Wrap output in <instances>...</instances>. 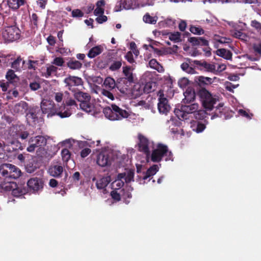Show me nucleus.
Instances as JSON below:
<instances>
[{"label": "nucleus", "instance_id": "c03bdc74", "mask_svg": "<svg viewBox=\"0 0 261 261\" xmlns=\"http://www.w3.org/2000/svg\"><path fill=\"white\" fill-rule=\"evenodd\" d=\"M180 33L178 32H175L173 33H169V38L171 41L175 42H178L181 41L180 39Z\"/></svg>", "mask_w": 261, "mask_h": 261}, {"label": "nucleus", "instance_id": "bf43d9fd", "mask_svg": "<svg viewBox=\"0 0 261 261\" xmlns=\"http://www.w3.org/2000/svg\"><path fill=\"white\" fill-rule=\"evenodd\" d=\"M101 94L112 100H114L113 94L109 90L103 89L101 91Z\"/></svg>", "mask_w": 261, "mask_h": 261}, {"label": "nucleus", "instance_id": "9b49d317", "mask_svg": "<svg viewBox=\"0 0 261 261\" xmlns=\"http://www.w3.org/2000/svg\"><path fill=\"white\" fill-rule=\"evenodd\" d=\"M64 83L66 84V86L68 87V89L71 90L72 86L82 85L83 82L81 77L69 75L64 79Z\"/></svg>", "mask_w": 261, "mask_h": 261}, {"label": "nucleus", "instance_id": "9d476101", "mask_svg": "<svg viewBox=\"0 0 261 261\" xmlns=\"http://www.w3.org/2000/svg\"><path fill=\"white\" fill-rule=\"evenodd\" d=\"M133 83L120 77L117 80V88L121 93L127 94L130 91V86Z\"/></svg>", "mask_w": 261, "mask_h": 261}, {"label": "nucleus", "instance_id": "7c9ffc66", "mask_svg": "<svg viewBox=\"0 0 261 261\" xmlns=\"http://www.w3.org/2000/svg\"><path fill=\"white\" fill-rule=\"evenodd\" d=\"M110 182V177H102L97 180L96 182V186L98 189H103L105 188Z\"/></svg>", "mask_w": 261, "mask_h": 261}, {"label": "nucleus", "instance_id": "8fccbe9b", "mask_svg": "<svg viewBox=\"0 0 261 261\" xmlns=\"http://www.w3.org/2000/svg\"><path fill=\"white\" fill-rule=\"evenodd\" d=\"M190 32L197 35H202L204 33V31L200 27H196L193 25H191L190 28Z\"/></svg>", "mask_w": 261, "mask_h": 261}, {"label": "nucleus", "instance_id": "dca6fc26", "mask_svg": "<svg viewBox=\"0 0 261 261\" xmlns=\"http://www.w3.org/2000/svg\"><path fill=\"white\" fill-rule=\"evenodd\" d=\"M196 65L202 67L205 71L216 73V68L214 64L209 63L205 61H195Z\"/></svg>", "mask_w": 261, "mask_h": 261}, {"label": "nucleus", "instance_id": "b1692460", "mask_svg": "<svg viewBox=\"0 0 261 261\" xmlns=\"http://www.w3.org/2000/svg\"><path fill=\"white\" fill-rule=\"evenodd\" d=\"M185 98L182 100L185 104L190 103L194 101L196 96V93L194 90H187L184 93Z\"/></svg>", "mask_w": 261, "mask_h": 261}, {"label": "nucleus", "instance_id": "603ef678", "mask_svg": "<svg viewBox=\"0 0 261 261\" xmlns=\"http://www.w3.org/2000/svg\"><path fill=\"white\" fill-rule=\"evenodd\" d=\"M134 173L135 172L134 170H129L127 172L125 176V182L126 183L130 182L131 181L134 180Z\"/></svg>", "mask_w": 261, "mask_h": 261}, {"label": "nucleus", "instance_id": "49530a36", "mask_svg": "<svg viewBox=\"0 0 261 261\" xmlns=\"http://www.w3.org/2000/svg\"><path fill=\"white\" fill-rule=\"evenodd\" d=\"M21 62L23 65L25 64V61L24 60H22V59L20 57H18L17 59L12 62L11 67L16 70H19L20 68V64Z\"/></svg>", "mask_w": 261, "mask_h": 261}, {"label": "nucleus", "instance_id": "4c0bfd02", "mask_svg": "<svg viewBox=\"0 0 261 261\" xmlns=\"http://www.w3.org/2000/svg\"><path fill=\"white\" fill-rule=\"evenodd\" d=\"M149 66L160 72L164 71V67L157 61L156 59H152L149 62Z\"/></svg>", "mask_w": 261, "mask_h": 261}, {"label": "nucleus", "instance_id": "c85d7f7f", "mask_svg": "<svg viewBox=\"0 0 261 261\" xmlns=\"http://www.w3.org/2000/svg\"><path fill=\"white\" fill-rule=\"evenodd\" d=\"M216 54L217 55L226 60H231L232 59V53L230 50L225 48L218 49L216 51Z\"/></svg>", "mask_w": 261, "mask_h": 261}, {"label": "nucleus", "instance_id": "c9c22d12", "mask_svg": "<svg viewBox=\"0 0 261 261\" xmlns=\"http://www.w3.org/2000/svg\"><path fill=\"white\" fill-rule=\"evenodd\" d=\"M197 95L199 97L200 100L202 102L203 100H205L207 98H210L211 93L205 88L200 89L197 92Z\"/></svg>", "mask_w": 261, "mask_h": 261}, {"label": "nucleus", "instance_id": "f704fd0d", "mask_svg": "<svg viewBox=\"0 0 261 261\" xmlns=\"http://www.w3.org/2000/svg\"><path fill=\"white\" fill-rule=\"evenodd\" d=\"M8 5L12 9L16 10L24 5V0H8Z\"/></svg>", "mask_w": 261, "mask_h": 261}, {"label": "nucleus", "instance_id": "20e7f679", "mask_svg": "<svg viewBox=\"0 0 261 261\" xmlns=\"http://www.w3.org/2000/svg\"><path fill=\"white\" fill-rule=\"evenodd\" d=\"M0 173L4 176L16 179L20 176L21 172L15 165L5 163L0 166Z\"/></svg>", "mask_w": 261, "mask_h": 261}, {"label": "nucleus", "instance_id": "a19ab883", "mask_svg": "<svg viewBox=\"0 0 261 261\" xmlns=\"http://www.w3.org/2000/svg\"><path fill=\"white\" fill-rule=\"evenodd\" d=\"M174 113L176 117L180 120H186L188 118V116L186 114L185 111H183L181 106L180 109L177 108L175 109Z\"/></svg>", "mask_w": 261, "mask_h": 261}, {"label": "nucleus", "instance_id": "338daca9", "mask_svg": "<svg viewBox=\"0 0 261 261\" xmlns=\"http://www.w3.org/2000/svg\"><path fill=\"white\" fill-rule=\"evenodd\" d=\"M9 84L8 82H5L4 81H0V87L2 88L3 92L7 91Z\"/></svg>", "mask_w": 261, "mask_h": 261}, {"label": "nucleus", "instance_id": "39448f33", "mask_svg": "<svg viewBox=\"0 0 261 261\" xmlns=\"http://www.w3.org/2000/svg\"><path fill=\"white\" fill-rule=\"evenodd\" d=\"M2 36L5 41L13 42L19 39L20 30L16 25L8 26L3 30Z\"/></svg>", "mask_w": 261, "mask_h": 261}, {"label": "nucleus", "instance_id": "13d9d810", "mask_svg": "<svg viewBox=\"0 0 261 261\" xmlns=\"http://www.w3.org/2000/svg\"><path fill=\"white\" fill-rule=\"evenodd\" d=\"M120 192H121V197L125 200L127 198H130L132 197V194L128 190H125L123 189L121 190Z\"/></svg>", "mask_w": 261, "mask_h": 261}, {"label": "nucleus", "instance_id": "2f4dec72", "mask_svg": "<svg viewBox=\"0 0 261 261\" xmlns=\"http://www.w3.org/2000/svg\"><path fill=\"white\" fill-rule=\"evenodd\" d=\"M103 85L107 89L111 90L115 87L117 88V81L115 82L114 79L108 76L105 79Z\"/></svg>", "mask_w": 261, "mask_h": 261}, {"label": "nucleus", "instance_id": "412c9836", "mask_svg": "<svg viewBox=\"0 0 261 261\" xmlns=\"http://www.w3.org/2000/svg\"><path fill=\"white\" fill-rule=\"evenodd\" d=\"M132 3L130 0H120L115 7L116 12L120 11L123 9H129L132 8Z\"/></svg>", "mask_w": 261, "mask_h": 261}, {"label": "nucleus", "instance_id": "09e8293b", "mask_svg": "<svg viewBox=\"0 0 261 261\" xmlns=\"http://www.w3.org/2000/svg\"><path fill=\"white\" fill-rule=\"evenodd\" d=\"M122 66L121 61H114L110 66L109 69L111 71H115L120 68Z\"/></svg>", "mask_w": 261, "mask_h": 261}, {"label": "nucleus", "instance_id": "f3484780", "mask_svg": "<svg viewBox=\"0 0 261 261\" xmlns=\"http://www.w3.org/2000/svg\"><path fill=\"white\" fill-rule=\"evenodd\" d=\"M21 147V143L19 141L13 140L7 143H5V148L2 150L10 153L20 149Z\"/></svg>", "mask_w": 261, "mask_h": 261}, {"label": "nucleus", "instance_id": "e2e57ef3", "mask_svg": "<svg viewBox=\"0 0 261 261\" xmlns=\"http://www.w3.org/2000/svg\"><path fill=\"white\" fill-rule=\"evenodd\" d=\"M38 17L36 13H33L32 15L31 22L32 24L34 25V27L36 28L38 27Z\"/></svg>", "mask_w": 261, "mask_h": 261}, {"label": "nucleus", "instance_id": "aec40b11", "mask_svg": "<svg viewBox=\"0 0 261 261\" xmlns=\"http://www.w3.org/2000/svg\"><path fill=\"white\" fill-rule=\"evenodd\" d=\"M48 172L54 177H59L63 172V168L61 165H52L49 167Z\"/></svg>", "mask_w": 261, "mask_h": 261}, {"label": "nucleus", "instance_id": "79ce46f5", "mask_svg": "<svg viewBox=\"0 0 261 261\" xmlns=\"http://www.w3.org/2000/svg\"><path fill=\"white\" fill-rule=\"evenodd\" d=\"M143 20L146 23L154 24L157 22L158 17L156 16H151L148 13H147L144 15Z\"/></svg>", "mask_w": 261, "mask_h": 261}, {"label": "nucleus", "instance_id": "f03ea898", "mask_svg": "<svg viewBox=\"0 0 261 261\" xmlns=\"http://www.w3.org/2000/svg\"><path fill=\"white\" fill-rule=\"evenodd\" d=\"M103 112L107 118L113 121L121 120L127 118L129 116L126 110L120 108L115 104L112 105L111 108H104Z\"/></svg>", "mask_w": 261, "mask_h": 261}, {"label": "nucleus", "instance_id": "f8f14e48", "mask_svg": "<svg viewBox=\"0 0 261 261\" xmlns=\"http://www.w3.org/2000/svg\"><path fill=\"white\" fill-rule=\"evenodd\" d=\"M27 185L31 190L37 191L43 188V182L41 179L34 177L30 179L28 181Z\"/></svg>", "mask_w": 261, "mask_h": 261}, {"label": "nucleus", "instance_id": "393cba45", "mask_svg": "<svg viewBox=\"0 0 261 261\" xmlns=\"http://www.w3.org/2000/svg\"><path fill=\"white\" fill-rule=\"evenodd\" d=\"M195 81L200 87H202L212 84L214 82V80L208 77L198 76L196 77Z\"/></svg>", "mask_w": 261, "mask_h": 261}, {"label": "nucleus", "instance_id": "a878e982", "mask_svg": "<svg viewBox=\"0 0 261 261\" xmlns=\"http://www.w3.org/2000/svg\"><path fill=\"white\" fill-rule=\"evenodd\" d=\"M103 50V47L102 46L100 45H97L91 48L89 50L87 56L89 58H94L97 56L100 55Z\"/></svg>", "mask_w": 261, "mask_h": 261}, {"label": "nucleus", "instance_id": "72a5a7b5", "mask_svg": "<svg viewBox=\"0 0 261 261\" xmlns=\"http://www.w3.org/2000/svg\"><path fill=\"white\" fill-rule=\"evenodd\" d=\"M131 67L128 66H126L123 67V73L124 77H122L126 79L127 81L134 82L133 74L130 72Z\"/></svg>", "mask_w": 261, "mask_h": 261}, {"label": "nucleus", "instance_id": "423d86ee", "mask_svg": "<svg viewBox=\"0 0 261 261\" xmlns=\"http://www.w3.org/2000/svg\"><path fill=\"white\" fill-rule=\"evenodd\" d=\"M47 140L42 136H37L31 137L28 142L29 146L27 148L28 152H34L36 148H42L46 145Z\"/></svg>", "mask_w": 261, "mask_h": 261}, {"label": "nucleus", "instance_id": "c756f323", "mask_svg": "<svg viewBox=\"0 0 261 261\" xmlns=\"http://www.w3.org/2000/svg\"><path fill=\"white\" fill-rule=\"evenodd\" d=\"M182 110L188 116L190 114L195 113L198 109V105L194 103L190 105H182Z\"/></svg>", "mask_w": 261, "mask_h": 261}, {"label": "nucleus", "instance_id": "774afa93", "mask_svg": "<svg viewBox=\"0 0 261 261\" xmlns=\"http://www.w3.org/2000/svg\"><path fill=\"white\" fill-rule=\"evenodd\" d=\"M30 87L31 90L35 91L39 89L40 88V85L38 83L33 82L30 83Z\"/></svg>", "mask_w": 261, "mask_h": 261}, {"label": "nucleus", "instance_id": "6ab92c4d", "mask_svg": "<svg viewBox=\"0 0 261 261\" xmlns=\"http://www.w3.org/2000/svg\"><path fill=\"white\" fill-rule=\"evenodd\" d=\"M188 41L193 46H208V41L203 37H190Z\"/></svg>", "mask_w": 261, "mask_h": 261}, {"label": "nucleus", "instance_id": "58836bf2", "mask_svg": "<svg viewBox=\"0 0 261 261\" xmlns=\"http://www.w3.org/2000/svg\"><path fill=\"white\" fill-rule=\"evenodd\" d=\"M58 71V67L56 66L51 65H49L46 68V71L43 74V75L46 78H48L50 77L53 74L55 75Z\"/></svg>", "mask_w": 261, "mask_h": 261}, {"label": "nucleus", "instance_id": "680f3d73", "mask_svg": "<svg viewBox=\"0 0 261 261\" xmlns=\"http://www.w3.org/2000/svg\"><path fill=\"white\" fill-rule=\"evenodd\" d=\"M125 58L129 63L132 64L135 62L133 53L130 51H128L126 54L125 55Z\"/></svg>", "mask_w": 261, "mask_h": 261}, {"label": "nucleus", "instance_id": "5fc2aeb1", "mask_svg": "<svg viewBox=\"0 0 261 261\" xmlns=\"http://www.w3.org/2000/svg\"><path fill=\"white\" fill-rule=\"evenodd\" d=\"M71 16L73 17H82L84 16V13L80 9H74L71 12Z\"/></svg>", "mask_w": 261, "mask_h": 261}, {"label": "nucleus", "instance_id": "0e129e2a", "mask_svg": "<svg viewBox=\"0 0 261 261\" xmlns=\"http://www.w3.org/2000/svg\"><path fill=\"white\" fill-rule=\"evenodd\" d=\"M91 149L88 148H85L82 150L81 152V156L82 158H85L91 153Z\"/></svg>", "mask_w": 261, "mask_h": 261}, {"label": "nucleus", "instance_id": "69168bd1", "mask_svg": "<svg viewBox=\"0 0 261 261\" xmlns=\"http://www.w3.org/2000/svg\"><path fill=\"white\" fill-rule=\"evenodd\" d=\"M29 136V133L27 131H23V129L21 130V132L19 134L18 138H20L22 140H24L28 138Z\"/></svg>", "mask_w": 261, "mask_h": 261}, {"label": "nucleus", "instance_id": "4d7b16f0", "mask_svg": "<svg viewBox=\"0 0 261 261\" xmlns=\"http://www.w3.org/2000/svg\"><path fill=\"white\" fill-rule=\"evenodd\" d=\"M53 64L58 66H62L64 61L62 57H56L52 62Z\"/></svg>", "mask_w": 261, "mask_h": 261}, {"label": "nucleus", "instance_id": "5701e85b", "mask_svg": "<svg viewBox=\"0 0 261 261\" xmlns=\"http://www.w3.org/2000/svg\"><path fill=\"white\" fill-rule=\"evenodd\" d=\"M28 103L23 101L16 103L12 108L13 113L14 114H22L24 111L27 109Z\"/></svg>", "mask_w": 261, "mask_h": 261}, {"label": "nucleus", "instance_id": "6e6552de", "mask_svg": "<svg viewBox=\"0 0 261 261\" xmlns=\"http://www.w3.org/2000/svg\"><path fill=\"white\" fill-rule=\"evenodd\" d=\"M41 110L43 114H47V117H52L57 113V109L52 101L43 100L41 103Z\"/></svg>", "mask_w": 261, "mask_h": 261}, {"label": "nucleus", "instance_id": "6e6d98bb", "mask_svg": "<svg viewBox=\"0 0 261 261\" xmlns=\"http://www.w3.org/2000/svg\"><path fill=\"white\" fill-rule=\"evenodd\" d=\"M205 128V125L204 124L197 122H196V126L195 128H193V130L197 133H201Z\"/></svg>", "mask_w": 261, "mask_h": 261}, {"label": "nucleus", "instance_id": "4be33fe9", "mask_svg": "<svg viewBox=\"0 0 261 261\" xmlns=\"http://www.w3.org/2000/svg\"><path fill=\"white\" fill-rule=\"evenodd\" d=\"M216 102L217 99L213 97L212 95L211 94L210 97L207 98L205 100H203L201 103L203 108L206 110L211 111L213 109L214 106Z\"/></svg>", "mask_w": 261, "mask_h": 261}, {"label": "nucleus", "instance_id": "e433bc0d", "mask_svg": "<svg viewBox=\"0 0 261 261\" xmlns=\"http://www.w3.org/2000/svg\"><path fill=\"white\" fill-rule=\"evenodd\" d=\"M197 95L199 97L200 100L202 102L203 100H205L207 98H210L211 93L205 88L200 89L197 92Z\"/></svg>", "mask_w": 261, "mask_h": 261}, {"label": "nucleus", "instance_id": "864d4df0", "mask_svg": "<svg viewBox=\"0 0 261 261\" xmlns=\"http://www.w3.org/2000/svg\"><path fill=\"white\" fill-rule=\"evenodd\" d=\"M111 196L116 202L119 201L121 199V193H118L116 190H114L111 192Z\"/></svg>", "mask_w": 261, "mask_h": 261}, {"label": "nucleus", "instance_id": "37998d69", "mask_svg": "<svg viewBox=\"0 0 261 261\" xmlns=\"http://www.w3.org/2000/svg\"><path fill=\"white\" fill-rule=\"evenodd\" d=\"M26 192V190L25 189L22 188L21 187H18L16 184V187L13 189L12 192V195L14 197H19Z\"/></svg>", "mask_w": 261, "mask_h": 261}, {"label": "nucleus", "instance_id": "a211bd4d", "mask_svg": "<svg viewBox=\"0 0 261 261\" xmlns=\"http://www.w3.org/2000/svg\"><path fill=\"white\" fill-rule=\"evenodd\" d=\"M24 126L22 124H13L9 128L8 134L13 138L18 139V135L21 130L23 129Z\"/></svg>", "mask_w": 261, "mask_h": 261}, {"label": "nucleus", "instance_id": "a18cd8bd", "mask_svg": "<svg viewBox=\"0 0 261 261\" xmlns=\"http://www.w3.org/2000/svg\"><path fill=\"white\" fill-rule=\"evenodd\" d=\"M206 111L207 110H200L198 111L197 110L194 113V116L195 118L199 120H202L204 119L207 115V113L206 112Z\"/></svg>", "mask_w": 261, "mask_h": 261}, {"label": "nucleus", "instance_id": "7ed1b4c3", "mask_svg": "<svg viewBox=\"0 0 261 261\" xmlns=\"http://www.w3.org/2000/svg\"><path fill=\"white\" fill-rule=\"evenodd\" d=\"M74 98L80 101V107L81 109L87 112L90 113L93 111L94 106L91 102V97L88 93L82 91H78L74 94Z\"/></svg>", "mask_w": 261, "mask_h": 261}, {"label": "nucleus", "instance_id": "1a4fd4ad", "mask_svg": "<svg viewBox=\"0 0 261 261\" xmlns=\"http://www.w3.org/2000/svg\"><path fill=\"white\" fill-rule=\"evenodd\" d=\"M139 142L138 143V149L143 152L147 157L150 155V152L149 148V141L148 139L141 134L138 135Z\"/></svg>", "mask_w": 261, "mask_h": 261}, {"label": "nucleus", "instance_id": "3c124183", "mask_svg": "<svg viewBox=\"0 0 261 261\" xmlns=\"http://www.w3.org/2000/svg\"><path fill=\"white\" fill-rule=\"evenodd\" d=\"M124 185V182L121 179H116L112 184V188L115 190H119Z\"/></svg>", "mask_w": 261, "mask_h": 261}, {"label": "nucleus", "instance_id": "0eeeda50", "mask_svg": "<svg viewBox=\"0 0 261 261\" xmlns=\"http://www.w3.org/2000/svg\"><path fill=\"white\" fill-rule=\"evenodd\" d=\"M159 96L158 103V109L160 113L166 114L170 111L171 107L169 104L168 99L165 97L164 92L163 90H160L158 93Z\"/></svg>", "mask_w": 261, "mask_h": 261}, {"label": "nucleus", "instance_id": "473e14b6", "mask_svg": "<svg viewBox=\"0 0 261 261\" xmlns=\"http://www.w3.org/2000/svg\"><path fill=\"white\" fill-rule=\"evenodd\" d=\"M159 170V167L156 165H153L149 168L145 173H144V175L143 179L145 180L148 178L154 175Z\"/></svg>", "mask_w": 261, "mask_h": 261}, {"label": "nucleus", "instance_id": "de8ad7c7", "mask_svg": "<svg viewBox=\"0 0 261 261\" xmlns=\"http://www.w3.org/2000/svg\"><path fill=\"white\" fill-rule=\"evenodd\" d=\"M62 160L64 162H68L70 158L71 154L68 149L64 148L61 151Z\"/></svg>", "mask_w": 261, "mask_h": 261}, {"label": "nucleus", "instance_id": "2eb2a0df", "mask_svg": "<svg viewBox=\"0 0 261 261\" xmlns=\"http://www.w3.org/2000/svg\"><path fill=\"white\" fill-rule=\"evenodd\" d=\"M39 112L40 109L37 107L30 108L26 114L27 120L29 122H36L38 121Z\"/></svg>", "mask_w": 261, "mask_h": 261}, {"label": "nucleus", "instance_id": "cd10ccee", "mask_svg": "<svg viewBox=\"0 0 261 261\" xmlns=\"http://www.w3.org/2000/svg\"><path fill=\"white\" fill-rule=\"evenodd\" d=\"M16 183L13 181H4L0 184V189L5 192L13 191L16 187Z\"/></svg>", "mask_w": 261, "mask_h": 261}, {"label": "nucleus", "instance_id": "bb28decb", "mask_svg": "<svg viewBox=\"0 0 261 261\" xmlns=\"http://www.w3.org/2000/svg\"><path fill=\"white\" fill-rule=\"evenodd\" d=\"M6 77L8 82L15 85L19 81L18 77L15 74L13 70L9 69L6 75Z\"/></svg>", "mask_w": 261, "mask_h": 261}, {"label": "nucleus", "instance_id": "f257e3e1", "mask_svg": "<svg viewBox=\"0 0 261 261\" xmlns=\"http://www.w3.org/2000/svg\"><path fill=\"white\" fill-rule=\"evenodd\" d=\"M165 157V161H173V154L169 151L168 146L162 143H159L151 155V160L153 162L159 163L163 158Z\"/></svg>", "mask_w": 261, "mask_h": 261}, {"label": "nucleus", "instance_id": "ddd939ff", "mask_svg": "<svg viewBox=\"0 0 261 261\" xmlns=\"http://www.w3.org/2000/svg\"><path fill=\"white\" fill-rule=\"evenodd\" d=\"M223 103H219L216 108V110L211 117L212 119H214L217 117L222 118L223 119L228 118L227 110L223 108Z\"/></svg>", "mask_w": 261, "mask_h": 261}, {"label": "nucleus", "instance_id": "4468645a", "mask_svg": "<svg viewBox=\"0 0 261 261\" xmlns=\"http://www.w3.org/2000/svg\"><path fill=\"white\" fill-rule=\"evenodd\" d=\"M97 164L101 167H105L111 164V160L106 152L99 153L97 157Z\"/></svg>", "mask_w": 261, "mask_h": 261}, {"label": "nucleus", "instance_id": "052dcab7", "mask_svg": "<svg viewBox=\"0 0 261 261\" xmlns=\"http://www.w3.org/2000/svg\"><path fill=\"white\" fill-rule=\"evenodd\" d=\"M71 113L69 110L65 111L64 112H59L57 110V113L56 114L57 115L59 116L61 118H64L68 117L71 115Z\"/></svg>", "mask_w": 261, "mask_h": 261}, {"label": "nucleus", "instance_id": "ea45409f", "mask_svg": "<svg viewBox=\"0 0 261 261\" xmlns=\"http://www.w3.org/2000/svg\"><path fill=\"white\" fill-rule=\"evenodd\" d=\"M67 66L72 70H77L81 68L82 63L77 60H70L67 63Z\"/></svg>", "mask_w": 261, "mask_h": 261}]
</instances>
